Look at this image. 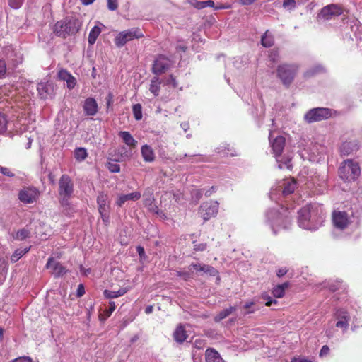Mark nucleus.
I'll list each match as a JSON object with an SVG mask.
<instances>
[{"instance_id":"nucleus-12","label":"nucleus","mask_w":362,"mask_h":362,"mask_svg":"<svg viewBox=\"0 0 362 362\" xmlns=\"http://www.w3.org/2000/svg\"><path fill=\"white\" fill-rule=\"evenodd\" d=\"M218 205L219 204L216 201L204 202L200 206L199 214L205 221H208L217 214Z\"/></svg>"},{"instance_id":"nucleus-3","label":"nucleus","mask_w":362,"mask_h":362,"mask_svg":"<svg viewBox=\"0 0 362 362\" xmlns=\"http://www.w3.org/2000/svg\"><path fill=\"white\" fill-rule=\"evenodd\" d=\"M81 22L73 16H66L57 21L54 25V33L57 36L66 38L75 35L81 28Z\"/></svg>"},{"instance_id":"nucleus-43","label":"nucleus","mask_w":362,"mask_h":362,"mask_svg":"<svg viewBox=\"0 0 362 362\" xmlns=\"http://www.w3.org/2000/svg\"><path fill=\"white\" fill-rule=\"evenodd\" d=\"M296 6V2L295 0H284L283 7L288 10H293Z\"/></svg>"},{"instance_id":"nucleus-31","label":"nucleus","mask_w":362,"mask_h":362,"mask_svg":"<svg viewBox=\"0 0 362 362\" xmlns=\"http://www.w3.org/2000/svg\"><path fill=\"white\" fill-rule=\"evenodd\" d=\"M236 310V307L230 306L229 308L221 311L217 315L214 317V321L218 322L221 320L227 317L229 315H230L233 312Z\"/></svg>"},{"instance_id":"nucleus-41","label":"nucleus","mask_w":362,"mask_h":362,"mask_svg":"<svg viewBox=\"0 0 362 362\" xmlns=\"http://www.w3.org/2000/svg\"><path fill=\"white\" fill-rule=\"evenodd\" d=\"M8 119L6 115L0 112V133L4 132L7 129Z\"/></svg>"},{"instance_id":"nucleus-35","label":"nucleus","mask_w":362,"mask_h":362,"mask_svg":"<svg viewBox=\"0 0 362 362\" xmlns=\"http://www.w3.org/2000/svg\"><path fill=\"white\" fill-rule=\"evenodd\" d=\"M29 250L30 247L16 250L11 257V261L12 262H16L21 257L26 254Z\"/></svg>"},{"instance_id":"nucleus-1","label":"nucleus","mask_w":362,"mask_h":362,"mask_svg":"<svg viewBox=\"0 0 362 362\" xmlns=\"http://www.w3.org/2000/svg\"><path fill=\"white\" fill-rule=\"evenodd\" d=\"M325 217L322 206L319 204L305 205L298 211V226L306 230H315L322 225Z\"/></svg>"},{"instance_id":"nucleus-49","label":"nucleus","mask_w":362,"mask_h":362,"mask_svg":"<svg viewBox=\"0 0 362 362\" xmlns=\"http://www.w3.org/2000/svg\"><path fill=\"white\" fill-rule=\"evenodd\" d=\"M99 213L103 223H105V225H107L110 223V211H103Z\"/></svg>"},{"instance_id":"nucleus-37","label":"nucleus","mask_w":362,"mask_h":362,"mask_svg":"<svg viewBox=\"0 0 362 362\" xmlns=\"http://www.w3.org/2000/svg\"><path fill=\"white\" fill-rule=\"evenodd\" d=\"M160 81L158 77H154L151 80L150 91L156 96L158 95L160 91Z\"/></svg>"},{"instance_id":"nucleus-47","label":"nucleus","mask_w":362,"mask_h":362,"mask_svg":"<svg viewBox=\"0 0 362 362\" xmlns=\"http://www.w3.org/2000/svg\"><path fill=\"white\" fill-rule=\"evenodd\" d=\"M262 298L266 300L265 305L267 306H271L273 303H276L277 301L274 299H272L271 296H269L268 294H262Z\"/></svg>"},{"instance_id":"nucleus-61","label":"nucleus","mask_w":362,"mask_h":362,"mask_svg":"<svg viewBox=\"0 0 362 362\" xmlns=\"http://www.w3.org/2000/svg\"><path fill=\"white\" fill-rule=\"evenodd\" d=\"M177 276L182 277L185 280H187L190 276L189 274L187 272H177Z\"/></svg>"},{"instance_id":"nucleus-46","label":"nucleus","mask_w":362,"mask_h":362,"mask_svg":"<svg viewBox=\"0 0 362 362\" xmlns=\"http://www.w3.org/2000/svg\"><path fill=\"white\" fill-rule=\"evenodd\" d=\"M107 168L111 173H119L120 171L119 165L115 163H108Z\"/></svg>"},{"instance_id":"nucleus-39","label":"nucleus","mask_w":362,"mask_h":362,"mask_svg":"<svg viewBox=\"0 0 362 362\" xmlns=\"http://www.w3.org/2000/svg\"><path fill=\"white\" fill-rule=\"evenodd\" d=\"M132 112L136 120L139 121L142 119V107L141 104H134L132 107Z\"/></svg>"},{"instance_id":"nucleus-54","label":"nucleus","mask_w":362,"mask_h":362,"mask_svg":"<svg viewBox=\"0 0 362 362\" xmlns=\"http://www.w3.org/2000/svg\"><path fill=\"white\" fill-rule=\"evenodd\" d=\"M8 270L7 262L4 259H0V272L6 273Z\"/></svg>"},{"instance_id":"nucleus-45","label":"nucleus","mask_w":362,"mask_h":362,"mask_svg":"<svg viewBox=\"0 0 362 362\" xmlns=\"http://www.w3.org/2000/svg\"><path fill=\"white\" fill-rule=\"evenodd\" d=\"M24 0H8V5L13 9H18L21 7Z\"/></svg>"},{"instance_id":"nucleus-2","label":"nucleus","mask_w":362,"mask_h":362,"mask_svg":"<svg viewBox=\"0 0 362 362\" xmlns=\"http://www.w3.org/2000/svg\"><path fill=\"white\" fill-rule=\"evenodd\" d=\"M281 212L277 209H270L266 212V222L276 234L281 229H287L291 223L290 212L287 209L281 207Z\"/></svg>"},{"instance_id":"nucleus-42","label":"nucleus","mask_w":362,"mask_h":362,"mask_svg":"<svg viewBox=\"0 0 362 362\" xmlns=\"http://www.w3.org/2000/svg\"><path fill=\"white\" fill-rule=\"evenodd\" d=\"M29 235V231L25 228L18 230L16 233L15 238L19 240H23L28 238Z\"/></svg>"},{"instance_id":"nucleus-32","label":"nucleus","mask_w":362,"mask_h":362,"mask_svg":"<svg viewBox=\"0 0 362 362\" xmlns=\"http://www.w3.org/2000/svg\"><path fill=\"white\" fill-rule=\"evenodd\" d=\"M356 149V145L352 142H344L340 148L341 153L344 155H349Z\"/></svg>"},{"instance_id":"nucleus-21","label":"nucleus","mask_w":362,"mask_h":362,"mask_svg":"<svg viewBox=\"0 0 362 362\" xmlns=\"http://www.w3.org/2000/svg\"><path fill=\"white\" fill-rule=\"evenodd\" d=\"M98 211H110V202L109 196L104 192H100L97 196Z\"/></svg>"},{"instance_id":"nucleus-25","label":"nucleus","mask_w":362,"mask_h":362,"mask_svg":"<svg viewBox=\"0 0 362 362\" xmlns=\"http://www.w3.org/2000/svg\"><path fill=\"white\" fill-rule=\"evenodd\" d=\"M119 136L122 139L123 142L130 148H135L138 141L134 139L129 132L121 131L119 132Z\"/></svg>"},{"instance_id":"nucleus-7","label":"nucleus","mask_w":362,"mask_h":362,"mask_svg":"<svg viewBox=\"0 0 362 362\" xmlns=\"http://www.w3.org/2000/svg\"><path fill=\"white\" fill-rule=\"evenodd\" d=\"M298 68L296 64H283L278 66L277 76L284 86H289L291 84Z\"/></svg>"},{"instance_id":"nucleus-60","label":"nucleus","mask_w":362,"mask_h":362,"mask_svg":"<svg viewBox=\"0 0 362 362\" xmlns=\"http://www.w3.org/2000/svg\"><path fill=\"white\" fill-rule=\"evenodd\" d=\"M31 358L30 357H19L13 361V362H31Z\"/></svg>"},{"instance_id":"nucleus-48","label":"nucleus","mask_w":362,"mask_h":362,"mask_svg":"<svg viewBox=\"0 0 362 362\" xmlns=\"http://www.w3.org/2000/svg\"><path fill=\"white\" fill-rule=\"evenodd\" d=\"M269 58L272 62H276L279 59V52L277 50H272L269 53Z\"/></svg>"},{"instance_id":"nucleus-18","label":"nucleus","mask_w":362,"mask_h":362,"mask_svg":"<svg viewBox=\"0 0 362 362\" xmlns=\"http://www.w3.org/2000/svg\"><path fill=\"white\" fill-rule=\"evenodd\" d=\"M170 66V62L168 58L163 55L159 56L154 61L153 66V72L156 74H160L167 70Z\"/></svg>"},{"instance_id":"nucleus-63","label":"nucleus","mask_w":362,"mask_h":362,"mask_svg":"<svg viewBox=\"0 0 362 362\" xmlns=\"http://www.w3.org/2000/svg\"><path fill=\"white\" fill-rule=\"evenodd\" d=\"M329 351V347L327 345H324L320 350V356L326 355L328 354Z\"/></svg>"},{"instance_id":"nucleus-22","label":"nucleus","mask_w":362,"mask_h":362,"mask_svg":"<svg viewBox=\"0 0 362 362\" xmlns=\"http://www.w3.org/2000/svg\"><path fill=\"white\" fill-rule=\"evenodd\" d=\"M83 110L86 115L94 116L98 112V104L94 98H88L84 101Z\"/></svg>"},{"instance_id":"nucleus-55","label":"nucleus","mask_w":362,"mask_h":362,"mask_svg":"<svg viewBox=\"0 0 362 362\" xmlns=\"http://www.w3.org/2000/svg\"><path fill=\"white\" fill-rule=\"evenodd\" d=\"M232 6L230 4H218L215 7V10H221V9H229L231 8Z\"/></svg>"},{"instance_id":"nucleus-13","label":"nucleus","mask_w":362,"mask_h":362,"mask_svg":"<svg viewBox=\"0 0 362 362\" xmlns=\"http://www.w3.org/2000/svg\"><path fill=\"white\" fill-rule=\"evenodd\" d=\"M40 196L39 190L35 187H25L19 191L18 199L24 204L35 202Z\"/></svg>"},{"instance_id":"nucleus-38","label":"nucleus","mask_w":362,"mask_h":362,"mask_svg":"<svg viewBox=\"0 0 362 362\" xmlns=\"http://www.w3.org/2000/svg\"><path fill=\"white\" fill-rule=\"evenodd\" d=\"M243 309L245 310L243 314L246 315L254 313L258 310V308L255 305L254 301H247L243 305Z\"/></svg>"},{"instance_id":"nucleus-20","label":"nucleus","mask_w":362,"mask_h":362,"mask_svg":"<svg viewBox=\"0 0 362 362\" xmlns=\"http://www.w3.org/2000/svg\"><path fill=\"white\" fill-rule=\"evenodd\" d=\"M188 269L189 270L194 269L197 272H202L211 276H216L218 274V270L209 264L192 263L188 267Z\"/></svg>"},{"instance_id":"nucleus-6","label":"nucleus","mask_w":362,"mask_h":362,"mask_svg":"<svg viewBox=\"0 0 362 362\" xmlns=\"http://www.w3.org/2000/svg\"><path fill=\"white\" fill-rule=\"evenodd\" d=\"M296 182L294 179H284L279 181L276 186L272 187L270 192V198L275 200L277 195L286 197L292 194L296 188Z\"/></svg>"},{"instance_id":"nucleus-64","label":"nucleus","mask_w":362,"mask_h":362,"mask_svg":"<svg viewBox=\"0 0 362 362\" xmlns=\"http://www.w3.org/2000/svg\"><path fill=\"white\" fill-rule=\"evenodd\" d=\"M291 362H311V361L305 358L298 357V358H293L292 359Z\"/></svg>"},{"instance_id":"nucleus-33","label":"nucleus","mask_w":362,"mask_h":362,"mask_svg":"<svg viewBox=\"0 0 362 362\" xmlns=\"http://www.w3.org/2000/svg\"><path fill=\"white\" fill-rule=\"evenodd\" d=\"M261 43L265 47H270L274 45L273 35L268 30L262 35Z\"/></svg>"},{"instance_id":"nucleus-56","label":"nucleus","mask_w":362,"mask_h":362,"mask_svg":"<svg viewBox=\"0 0 362 362\" xmlns=\"http://www.w3.org/2000/svg\"><path fill=\"white\" fill-rule=\"evenodd\" d=\"M207 245L206 243H198L194 245V250L196 251H204L206 249Z\"/></svg>"},{"instance_id":"nucleus-24","label":"nucleus","mask_w":362,"mask_h":362,"mask_svg":"<svg viewBox=\"0 0 362 362\" xmlns=\"http://www.w3.org/2000/svg\"><path fill=\"white\" fill-rule=\"evenodd\" d=\"M142 158L145 162L151 163L155 160V153L153 148L148 144L143 145L141 148Z\"/></svg>"},{"instance_id":"nucleus-40","label":"nucleus","mask_w":362,"mask_h":362,"mask_svg":"<svg viewBox=\"0 0 362 362\" xmlns=\"http://www.w3.org/2000/svg\"><path fill=\"white\" fill-rule=\"evenodd\" d=\"M153 197L152 194H150L147 198L144 199V204L145 206H148L150 210L158 213V207L153 204Z\"/></svg>"},{"instance_id":"nucleus-10","label":"nucleus","mask_w":362,"mask_h":362,"mask_svg":"<svg viewBox=\"0 0 362 362\" xmlns=\"http://www.w3.org/2000/svg\"><path fill=\"white\" fill-rule=\"evenodd\" d=\"M331 110L325 107H316L310 110L304 115V119L308 123L320 122L329 118Z\"/></svg>"},{"instance_id":"nucleus-34","label":"nucleus","mask_w":362,"mask_h":362,"mask_svg":"<svg viewBox=\"0 0 362 362\" xmlns=\"http://www.w3.org/2000/svg\"><path fill=\"white\" fill-rule=\"evenodd\" d=\"M100 33H101L100 28L97 25H95L89 33L88 43L90 45H93L95 42V41Z\"/></svg>"},{"instance_id":"nucleus-26","label":"nucleus","mask_w":362,"mask_h":362,"mask_svg":"<svg viewBox=\"0 0 362 362\" xmlns=\"http://www.w3.org/2000/svg\"><path fill=\"white\" fill-rule=\"evenodd\" d=\"M206 362H224L219 353L214 349H207L205 351Z\"/></svg>"},{"instance_id":"nucleus-9","label":"nucleus","mask_w":362,"mask_h":362,"mask_svg":"<svg viewBox=\"0 0 362 362\" xmlns=\"http://www.w3.org/2000/svg\"><path fill=\"white\" fill-rule=\"evenodd\" d=\"M144 36L143 33L138 28H132L120 32L115 38V43L117 47H123L127 42Z\"/></svg>"},{"instance_id":"nucleus-28","label":"nucleus","mask_w":362,"mask_h":362,"mask_svg":"<svg viewBox=\"0 0 362 362\" xmlns=\"http://www.w3.org/2000/svg\"><path fill=\"white\" fill-rule=\"evenodd\" d=\"M129 291L128 288H121L118 291L105 290L103 292L104 296L107 299L115 298L122 296Z\"/></svg>"},{"instance_id":"nucleus-5","label":"nucleus","mask_w":362,"mask_h":362,"mask_svg":"<svg viewBox=\"0 0 362 362\" xmlns=\"http://www.w3.org/2000/svg\"><path fill=\"white\" fill-rule=\"evenodd\" d=\"M361 173L360 167L356 162L351 160H344L339 169V175L344 181L355 180Z\"/></svg>"},{"instance_id":"nucleus-27","label":"nucleus","mask_w":362,"mask_h":362,"mask_svg":"<svg viewBox=\"0 0 362 362\" xmlns=\"http://www.w3.org/2000/svg\"><path fill=\"white\" fill-rule=\"evenodd\" d=\"M37 89L42 99H47L48 96L51 95L52 91V86L47 83H38Z\"/></svg>"},{"instance_id":"nucleus-58","label":"nucleus","mask_w":362,"mask_h":362,"mask_svg":"<svg viewBox=\"0 0 362 362\" xmlns=\"http://www.w3.org/2000/svg\"><path fill=\"white\" fill-rule=\"evenodd\" d=\"M85 293V288L83 286V284H79L78 286V288H77V296L78 297H81L82 296H83Z\"/></svg>"},{"instance_id":"nucleus-14","label":"nucleus","mask_w":362,"mask_h":362,"mask_svg":"<svg viewBox=\"0 0 362 362\" xmlns=\"http://www.w3.org/2000/svg\"><path fill=\"white\" fill-rule=\"evenodd\" d=\"M334 317L337 320L336 327L341 329L344 332H346L349 328L351 320L349 313L344 309H338L335 312Z\"/></svg>"},{"instance_id":"nucleus-8","label":"nucleus","mask_w":362,"mask_h":362,"mask_svg":"<svg viewBox=\"0 0 362 362\" xmlns=\"http://www.w3.org/2000/svg\"><path fill=\"white\" fill-rule=\"evenodd\" d=\"M59 194L62 205H68L69 199L74 192V185L67 175H62L59 182Z\"/></svg>"},{"instance_id":"nucleus-36","label":"nucleus","mask_w":362,"mask_h":362,"mask_svg":"<svg viewBox=\"0 0 362 362\" xmlns=\"http://www.w3.org/2000/svg\"><path fill=\"white\" fill-rule=\"evenodd\" d=\"M87 156V151L84 148H77L74 151V158L79 162L84 160Z\"/></svg>"},{"instance_id":"nucleus-57","label":"nucleus","mask_w":362,"mask_h":362,"mask_svg":"<svg viewBox=\"0 0 362 362\" xmlns=\"http://www.w3.org/2000/svg\"><path fill=\"white\" fill-rule=\"evenodd\" d=\"M115 308H116V305H115V302L113 301H110L109 302V308L108 309L106 310L107 312V315L109 317L112 313L115 310Z\"/></svg>"},{"instance_id":"nucleus-52","label":"nucleus","mask_w":362,"mask_h":362,"mask_svg":"<svg viewBox=\"0 0 362 362\" xmlns=\"http://www.w3.org/2000/svg\"><path fill=\"white\" fill-rule=\"evenodd\" d=\"M117 7V0H107V8L109 10L115 11Z\"/></svg>"},{"instance_id":"nucleus-62","label":"nucleus","mask_w":362,"mask_h":362,"mask_svg":"<svg viewBox=\"0 0 362 362\" xmlns=\"http://www.w3.org/2000/svg\"><path fill=\"white\" fill-rule=\"evenodd\" d=\"M287 272L288 271L286 268H281L276 271V275L279 277H281V276H284L287 273Z\"/></svg>"},{"instance_id":"nucleus-30","label":"nucleus","mask_w":362,"mask_h":362,"mask_svg":"<svg viewBox=\"0 0 362 362\" xmlns=\"http://www.w3.org/2000/svg\"><path fill=\"white\" fill-rule=\"evenodd\" d=\"M288 287V283L279 284L272 290V294L275 298H282L285 293V289Z\"/></svg>"},{"instance_id":"nucleus-15","label":"nucleus","mask_w":362,"mask_h":362,"mask_svg":"<svg viewBox=\"0 0 362 362\" xmlns=\"http://www.w3.org/2000/svg\"><path fill=\"white\" fill-rule=\"evenodd\" d=\"M342 13V9L337 4H329L322 8L318 18L324 20H329L333 16H338Z\"/></svg>"},{"instance_id":"nucleus-4","label":"nucleus","mask_w":362,"mask_h":362,"mask_svg":"<svg viewBox=\"0 0 362 362\" xmlns=\"http://www.w3.org/2000/svg\"><path fill=\"white\" fill-rule=\"evenodd\" d=\"M269 139L273 153L278 163V168L279 169H291L292 167L291 158L289 156H281L285 146V138L282 136H278L272 140V133L270 132Z\"/></svg>"},{"instance_id":"nucleus-50","label":"nucleus","mask_w":362,"mask_h":362,"mask_svg":"<svg viewBox=\"0 0 362 362\" xmlns=\"http://www.w3.org/2000/svg\"><path fill=\"white\" fill-rule=\"evenodd\" d=\"M6 73V65L4 60L0 59V78L5 76Z\"/></svg>"},{"instance_id":"nucleus-16","label":"nucleus","mask_w":362,"mask_h":362,"mask_svg":"<svg viewBox=\"0 0 362 362\" xmlns=\"http://www.w3.org/2000/svg\"><path fill=\"white\" fill-rule=\"evenodd\" d=\"M334 226L341 230L346 228L350 223L349 218L346 212L334 211L332 214Z\"/></svg>"},{"instance_id":"nucleus-11","label":"nucleus","mask_w":362,"mask_h":362,"mask_svg":"<svg viewBox=\"0 0 362 362\" xmlns=\"http://www.w3.org/2000/svg\"><path fill=\"white\" fill-rule=\"evenodd\" d=\"M2 54L6 59L8 64L13 66L21 64L23 60V55L20 49L13 47L12 45L5 46L2 49Z\"/></svg>"},{"instance_id":"nucleus-19","label":"nucleus","mask_w":362,"mask_h":362,"mask_svg":"<svg viewBox=\"0 0 362 362\" xmlns=\"http://www.w3.org/2000/svg\"><path fill=\"white\" fill-rule=\"evenodd\" d=\"M141 197V194L139 191H135L127 194H119L115 203L118 206L121 207L129 201L136 202L139 200Z\"/></svg>"},{"instance_id":"nucleus-59","label":"nucleus","mask_w":362,"mask_h":362,"mask_svg":"<svg viewBox=\"0 0 362 362\" xmlns=\"http://www.w3.org/2000/svg\"><path fill=\"white\" fill-rule=\"evenodd\" d=\"M167 82H168V83L171 84L174 88L177 86L176 79L173 75H170L169 76Z\"/></svg>"},{"instance_id":"nucleus-29","label":"nucleus","mask_w":362,"mask_h":362,"mask_svg":"<svg viewBox=\"0 0 362 362\" xmlns=\"http://www.w3.org/2000/svg\"><path fill=\"white\" fill-rule=\"evenodd\" d=\"M174 339L178 343H182L187 337L186 331L182 325L178 326L173 334Z\"/></svg>"},{"instance_id":"nucleus-53","label":"nucleus","mask_w":362,"mask_h":362,"mask_svg":"<svg viewBox=\"0 0 362 362\" xmlns=\"http://www.w3.org/2000/svg\"><path fill=\"white\" fill-rule=\"evenodd\" d=\"M0 173L8 177H13L15 175L8 168L0 166Z\"/></svg>"},{"instance_id":"nucleus-23","label":"nucleus","mask_w":362,"mask_h":362,"mask_svg":"<svg viewBox=\"0 0 362 362\" xmlns=\"http://www.w3.org/2000/svg\"><path fill=\"white\" fill-rule=\"evenodd\" d=\"M58 77L60 80L66 82L67 88L69 89H72L76 86V78L66 69H61L58 72Z\"/></svg>"},{"instance_id":"nucleus-44","label":"nucleus","mask_w":362,"mask_h":362,"mask_svg":"<svg viewBox=\"0 0 362 362\" xmlns=\"http://www.w3.org/2000/svg\"><path fill=\"white\" fill-rule=\"evenodd\" d=\"M189 2L191 6L197 9H202L205 8L204 1L189 0Z\"/></svg>"},{"instance_id":"nucleus-17","label":"nucleus","mask_w":362,"mask_h":362,"mask_svg":"<svg viewBox=\"0 0 362 362\" xmlns=\"http://www.w3.org/2000/svg\"><path fill=\"white\" fill-rule=\"evenodd\" d=\"M46 268L51 270V274L55 277H59L66 273V268L59 262L49 257L46 264Z\"/></svg>"},{"instance_id":"nucleus-51","label":"nucleus","mask_w":362,"mask_h":362,"mask_svg":"<svg viewBox=\"0 0 362 362\" xmlns=\"http://www.w3.org/2000/svg\"><path fill=\"white\" fill-rule=\"evenodd\" d=\"M203 193H204V190L202 189H195L192 192V198L194 199L197 202L201 199V197L203 195Z\"/></svg>"}]
</instances>
